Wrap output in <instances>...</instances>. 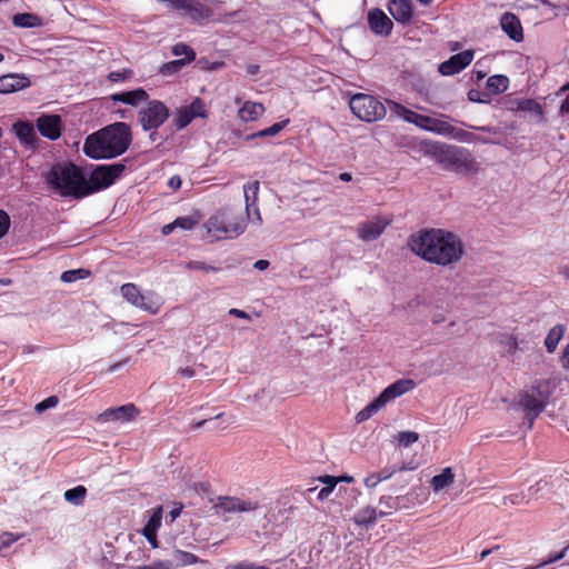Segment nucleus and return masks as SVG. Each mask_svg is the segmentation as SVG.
Listing matches in <instances>:
<instances>
[{
	"mask_svg": "<svg viewBox=\"0 0 569 569\" xmlns=\"http://www.w3.org/2000/svg\"><path fill=\"white\" fill-rule=\"evenodd\" d=\"M229 313L231 316L237 317V318L250 319V316L246 311L240 310V309L232 308V309L229 310Z\"/></svg>",
	"mask_w": 569,
	"mask_h": 569,
	"instance_id": "69168bd1",
	"label": "nucleus"
},
{
	"mask_svg": "<svg viewBox=\"0 0 569 569\" xmlns=\"http://www.w3.org/2000/svg\"><path fill=\"white\" fill-rule=\"evenodd\" d=\"M126 166L117 162L111 164H99L90 173L88 190L90 194L103 190L116 182L123 173Z\"/></svg>",
	"mask_w": 569,
	"mask_h": 569,
	"instance_id": "9d476101",
	"label": "nucleus"
},
{
	"mask_svg": "<svg viewBox=\"0 0 569 569\" xmlns=\"http://www.w3.org/2000/svg\"><path fill=\"white\" fill-rule=\"evenodd\" d=\"M335 488H330V487H323L320 489V491L318 492V499L320 501H323L326 499H328V497L333 492Z\"/></svg>",
	"mask_w": 569,
	"mask_h": 569,
	"instance_id": "0e129e2a",
	"label": "nucleus"
},
{
	"mask_svg": "<svg viewBox=\"0 0 569 569\" xmlns=\"http://www.w3.org/2000/svg\"><path fill=\"white\" fill-rule=\"evenodd\" d=\"M64 500L74 506H80L83 503L87 497V488L84 486H77L72 489H69L63 495Z\"/></svg>",
	"mask_w": 569,
	"mask_h": 569,
	"instance_id": "f704fd0d",
	"label": "nucleus"
},
{
	"mask_svg": "<svg viewBox=\"0 0 569 569\" xmlns=\"http://www.w3.org/2000/svg\"><path fill=\"white\" fill-rule=\"evenodd\" d=\"M500 26L501 29L510 37V39L517 42L523 39L520 20L513 13H503L500 19Z\"/></svg>",
	"mask_w": 569,
	"mask_h": 569,
	"instance_id": "5701e85b",
	"label": "nucleus"
},
{
	"mask_svg": "<svg viewBox=\"0 0 569 569\" xmlns=\"http://www.w3.org/2000/svg\"><path fill=\"white\" fill-rule=\"evenodd\" d=\"M172 561L177 566H180V567L190 566V565H194L198 562H201V563L206 562L204 560L200 559L194 553H191L189 551L179 550V549L172 551Z\"/></svg>",
	"mask_w": 569,
	"mask_h": 569,
	"instance_id": "2f4dec72",
	"label": "nucleus"
},
{
	"mask_svg": "<svg viewBox=\"0 0 569 569\" xmlns=\"http://www.w3.org/2000/svg\"><path fill=\"white\" fill-rule=\"evenodd\" d=\"M10 217L9 214L0 209V238H2L9 230Z\"/></svg>",
	"mask_w": 569,
	"mask_h": 569,
	"instance_id": "864d4df0",
	"label": "nucleus"
},
{
	"mask_svg": "<svg viewBox=\"0 0 569 569\" xmlns=\"http://www.w3.org/2000/svg\"><path fill=\"white\" fill-rule=\"evenodd\" d=\"M443 136L451 137V138H453L458 141H462V142H473V141L478 140L472 132L456 128L450 122H448Z\"/></svg>",
	"mask_w": 569,
	"mask_h": 569,
	"instance_id": "473e14b6",
	"label": "nucleus"
},
{
	"mask_svg": "<svg viewBox=\"0 0 569 569\" xmlns=\"http://www.w3.org/2000/svg\"><path fill=\"white\" fill-rule=\"evenodd\" d=\"M423 153L432 158L445 169L463 174H475L480 167L472 154L465 148L440 142H423Z\"/></svg>",
	"mask_w": 569,
	"mask_h": 569,
	"instance_id": "7ed1b4c3",
	"label": "nucleus"
},
{
	"mask_svg": "<svg viewBox=\"0 0 569 569\" xmlns=\"http://www.w3.org/2000/svg\"><path fill=\"white\" fill-rule=\"evenodd\" d=\"M383 406H385L383 402H380V398L377 397L372 402H370L368 406H366L362 410H360L357 413V416H356L357 422H363V421L368 420Z\"/></svg>",
	"mask_w": 569,
	"mask_h": 569,
	"instance_id": "4c0bfd02",
	"label": "nucleus"
},
{
	"mask_svg": "<svg viewBox=\"0 0 569 569\" xmlns=\"http://www.w3.org/2000/svg\"><path fill=\"white\" fill-rule=\"evenodd\" d=\"M40 134L49 140H57L61 136V118L58 114H42L37 119Z\"/></svg>",
	"mask_w": 569,
	"mask_h": 569,
	"instance_id": "dca6fc26",
	"label": "nucleus"
},
{
	"mask_svg": "<svg viewBox=\"0 0 569 569\" xmlns=\"http://www.w3.org/2000/svg\"><path fill=\"white\" fill-rule=\"evenodd\" d=\"M318 480L326 485V487L336 488V486L339 483V479L335 476H321L318 478Z\"/></svg>",
	"mask_w": 569,
	"mask_h": 569,
	"instance_id": "4d7b16f0",
	"label": "nucleus"
},
{
	"mask_svg": "<svg viewBox=\"0 0 569 569\" xmlns=\"http://www.w3.org/2000/svg\"><path fill=\"white\" fill-rule=\"evenodd\" d=\"M213 508L224 513L249 512L257 510L259 503L253 500H242L238 497L220 496Z\"/></svg>",
	"mask_w": 569,
	"mask_h": 569,
	"instance_id": "ddd939ff",
	"label": "nucleus"
},
{
	"mask_svg": "<svg viewBox=\"0 0 569 569\" xmlns=\"http://www.w3.org/2000/svg\"><path fill=\"white\" fill-rule=\"evenodd\" d=\"M161 510L159 509L156 511L150 519L148 520L147 525L144 526L142 533L148 540V542L152 546V548L158 547V540H157V530L161 526Z\"/></svg>",
	"mask_w": 569,
	"mask_h": 569,
	"instance_id": "a878e982",
	"label": "nucleus"
},
{
	"mask_svg": "<svg viewBox=\"0 0 569 569\" xmlns=\"http://www.w3.org/2000/svg\"><path fill=\"white\" fill-rule=\"evenodd\" d=\"M23 533H13L9 531L0 532V550L10 547L16 541L20 540Z\"/></svg>",
	"mask_w": 569,
	"mask_h": 569,
	"instance_id": "c03bdc74",
	"label": "nucleus"
},
{
	"mask_svg": "<svg viewBox=\"0 0 569 569\" xmlns=\"http://www.w3.org/2000/svg\"><path fill=\"white\" fill-rule=\"evenodd\" d=\"M12 129L23 147L31 150L37 148L38 136L32 123L18 121L12 126Z\"/></svg>",
	"mask_w": 569,
	"mask_h": 569,
	"instance_id": "6ab92c4d",
	"label": "nucleus"
},
{
	"mask_svg": "<svg viewBox=\"0 0 569 569\" xmlns=\"http://www.w3.org/2000/svg\"><path fill=\"white\" fill-rule=\"evenodd\" d=\"M391 223V219L375 217L373 219L362 222L358 227V237L363 241H372L378 239L386 228Z\"/></svg>",
	"mask_w": 569,
	"mask_h": 569,
	"instance_id": "2eb2a0df",
	"label": "nucleus"
},
{
	"mask_svg": "<svg viewBox=\"0 0 569 569\" xmlns=\"http://www.w3.org/2000/svg\"><path fill=\"white\" fill-rule=\"evenodd\" d=\"M380 479L377 472L369 473L365 479L363 483L367 488H375L380 483Z\"/></svg>",
	"mask_w": 569,
	"mask_h": 569,
	"instance_id": "6e6d98bb",
	"label": "nucleus"
},
{
	"mask_svg": "<svg viewBox=\"0 0 569 569\" xmlns=\"http://www.w3.org/2000/svg\"><path fill=\"white\" fill-rule=\"evenodd\" d=\"M59 403V399L57 396H50L44 400L40 401L36 405L34 410L38 413H41L50 408H54Z\"/></svg>",
	"mask_w": 569,
	"mask_h": 569,
	"instance_id": "09e8293b",
	"label": "nucleus"
},
{
	"mask_svg": "<svg viewBox=\"0 0 569 569\" xmlns=\"http://www.w3.org/2000/svg\"><path fill=\"white\" fill-rule=\"evenodd\" d=\"M181 184H182V180H181L180 176H178V174L172 176L168 181V187L170 189H172L173 191L180 189Z\"/></svg>",
	"mask_w": 569,
	"mask_h": 569,
	"instance_id": "052dcab7",
	"label": "nucleus"
},
{
	"mask_svg": "<svg viewBox=\"0 0 569 569\" xmlns=\"http://www.w3.org/2000/svg\"><path fill=\"white\" fill-rule=\"evenodd\" d=\"M416 387V383L411 379H399L388 386L378 397L380 402L386 405L387 402L400 397L401 395L411 391Z\"/></svg>",
	"mask_w": 569,
	"mask_h": 569,
	"instance_id": "aec40b11",
	"label": "nucleus"
},
{
	"mask_svg": "<svg viewBox=\"0 0 569 569\" xmlns=\"http://www.w3.org/2000/svg\"><path fill=\"white\" fill-rule=\"evenodd\" d=\"M199 222V219L191 216L178 217L174 219L176 228L182 230H192Z\"/></svg>",
	"mask_w": 569,
	"mask_h": 569,
	"instance_id": "a18cd8bd",
	"label": "nucleus"
},
{
	"mask_svg": "<svg viewBox=\"0 0 569 569\" xmlns=\"http://www.w3.org/2000/svg\"><path fill=\"white\" fill-rule=\"evenodd\" d=\"M565 333V326L563 325H556L550 329L548 332L546 339H545V346L547 348V351L549 353H552L559 343V341L562 339Z\"/></svg>",
	"mask_w": 569,
	"mask_h": 569,
	"instance_id": "7c9ffc66",
	"label": "nucleus"
},
{
	"mask_svg": "<svg viewBox=\"0 0 569 569\" xmlns=\"http://www.w3.org/2000/svg\"><path fill=\"white\" fill-rule=\"evenodd\" d=\"M164 3L169 10L189 18L192 22L222 21L228 14L221 12L222 1L206 0H157Z\"/></svg>",
	"mask_w": 569,
	"mask_h": 569,
	"instance_id": "39448f33",
	"label": "nucleus"
},
{
	"mask_svg": "<svg viewBox=\"0 0 569 569\" xmlns=\"http://www.w3.org/2000/svg\"><path fill=\"white\" fill-rule=\"evenodd\" d=\"M47 182L62 197L84 198L90 194L82 170L73 164H56L47 174Z\"/></svg>",
	"mask_w": 569,
	"mask_h": 569,
	"instance_id": "20e7f679",
	"label": "nucleus"
},
{
	"mask_svg": "<svg viewBox=\"0 0 569 569\" xmlns=\"http://www.w3.org/2000/svg\"><path fill=\"white\" fill-rule=\"evenodd\" d=\"M536 11L540 12L542 21L557 17V6L548 0H536Z\"/></svg>",
	"mask_w": 569,
	"mask_h": 569,
	"instance_id": "e433bc0d",
	"label": "nucleus"
},
{
	"mask_svg": "<svg viewBox=\"0 0 569 569\" xmlns=\"http://www.w3.org/2000/svg\"><path fill=\"white\" fill-rule=\"evenodd\" d=\"M224 569H270L267 566L258 565L254 562L240 561L237 563L228 565Z\"/></svg>",
	"mask_w": 569,
	"mask_h": 569,
	"instance_id": "603ef678",
	"label": "nucleus"
},
{
	"mask_svg": "<svg viewBox=\"0 0 569 569\" xmlns=\"http://www.w3.org/2000/svg\"><path fill=\"white\" fill-rule=\"evenodd\" d=\"M133 72L130 69H122L118 71H111L108 74V80L111 82H121L132 77Z\"/></svg>",
	"mask_w": 569,
	"mask_h": 569,
	"instance_id": "8fccbe9b",
	"label": "nucleus"
},
{
	"mask_svg": "<svg viewBox=\"0 0 569 569\" xmlns=\"http://www.w3.org/2000/svg\"><path fill=\"white\" fill-rule=\"evenodd\" d=\"M509 79L506 76L496 74L491 76L487 80V88L490 92L498 94L505 92L508 89Z\"/></svg>",
	"mask_w": 569,
	"mask_h": 569,
	"instance_id": "72a5a7b5",
	"label": "nucleus"
},
{
	"mask_svg": "<svg viewBox=\"0 0 569 569\" xmlns=\"http://www.w3.org/2000/svg\"><path fill=\"white\" fill-rule=\"evenodd\" d=\"M520 406L525 411V423L528 425L529 428L533 426V396L529 393H525L520 399Z\"/></svg>",
	"mask_w": 569,
	"mask_h": 569,
	"instance_id": "58836bf2",
	"label": "nucleus"
},
{
	"mask_svg": "<svg viewBox=\"0 0 569 569\" xmlns=\"http://www.w3.org/2000/svg\"><path fill=\"white\" fill-rule=\"evenodd\" d=\"M567 549H568V547H566L563 550H561L560 552L556 553L555 556L550 557L549 559L542 560L539 565H536V567L545 566V565H548V563H551V562H556V561L562 559L565 557V553H566Z\"/></svg>",
	"mask_w": 569,
	"mask_h": 569,
	"instance_id": "13d9d810",
	"label": "nucleus"
},
{
	"mask_svg": "<svg viewBox=\"0 0 569 569\" xmlns=\"http://www.w3.org/2000/svg\"><path fill=\"white\" fill-rule=\"evenodd\" d=\"M455 481V473L451 467L442 469L441 473L436 475L430 480V486L435 492L451 486Z\"/></svg>",
	"mask_w": 569,
	"mask_h": 569,
	"instance_id": "cd10ccee",
	"label": "nucleus"
},
{
	"mask_svg": "<svg viewBox=\"0 0 569 569\" xmlns=\"http://www.w3.org/2000/svg\"><path fill=\"white\" fill-rule=\"evenodd\" d=\"M139 415V409L133 403H127L117 408H109L101 413L106 421L128 422Z\"/></svg>",
	"mask_w": 569,
	"mask_h": 569,
	"instance_id": "a211bd4d",
	"label": "nucleus"
},
{
	"mask_svg": "<svg viewBox=\"0 0 569 569\" xmlns=\"http://www.w3.org/2000/svg\"><path fill=\"white\" fill-rule=\"evenodd\" d=\"M501 343L508 346V351L512 352L517 348V342L511 336H502Z\"/></svg>",
	"mask_w": 569,
	"mask_h": 569,
	"instance_id": "680f3d73",
	"label": "nucleus"
},
{
	"mask_svg": "<svg viewBox=\"0 0 569 569\" xmlns=\"http://www.w3.org/2000/svg\"><path fill=\"white\" fill-rule=\"evenodd\" d=\"M264 113L262 103L246 101L238 110V117L243 122L257 121Z\"/></svg>",
	"mask_w": 569,
	"mask_h": 569,
	"instance_id": "b1692460",
	"label": "nucleus"
},
{
	"mask_svg": "<svg viewBox=\"0 0 569 569\" xmlns=\"http://www.w3.org/2000/svg\"><path fill=\"white\" fill-rule=\"evenodd\" d=\"M419 439V435L415 431H401L397 435V440L400 446L409 447L412 443L417 442Z\"/></svg>",
	"mask_w": 569,
	"mask_h": 569,
	"instance_id": "49530a36",
	"label": "nucleus"
},
{
	"mask_svg": "<svg viewBox=\"0 0 569 569\" xmlns=\"http://www.w3.org/2000/svg\"><path fill=\"white\" fill-rule=\"evenodd\" d=\"M197 118H208L206 103L198 97L194 98L190 104L178 108L172 121L177 130H182Z\"/></svg>",
	"mask_w": 569,
	"mask_h": 569,
	"instance_id": "9b49d317",
	"label": "nucleus"
},
{
	"mask_svg": "<svg viewBox=\"0 0 569 569\" xmlns=\"http://www.w3.org/2000/svg\"><path fill=\"white\" fill-rule=\"evenodd\" d=\"M120 291L122 297L132 306L150 313H157L159 311V303L153 301L150 297L142 295L134 283L122 284Z\"/></svg>",
	"mask_w": 569,
	"mask_h": 569,
	"instance_id": "f8f14e48",
	"label": "nucleus"
},
{
	"mask_svg": "<svg viewBox=\"0 0 569 569\" xmlns=\"http://www.w3.org/2000/svg\"><path fill=\"white\" fill-rule=\"evenodd\" d=\"M90 276V271L83 268L63 271L60 276L62 282L70 283Z\"/></svg>",
	"mask_w": 569,
	"mask_h": 569,
	"instance_id": "a19ab883",
	"label": "nucleus"
},
{
	"mask_svg": "<svg viewBox=\"0 0 569 569\" xmlns=\"http://www.w3.org/2000/svg\"><path fill=\"white\" fill-rule=\"evenodd\" d=\"M259 189L260 183L257 180L243 186L247 218H251V208L254 207L258 201Z\"/></svg>",
	"mask_w": 569,
	"mask_h": 569,
	"instance_id": "c85d7f7f",
	"label": "nucleus"
},
{
	"mask_svg": "<svg viewBox=\"0 0 569 569\" xmlns=\"http://www.w3.org/2000/svg\"><path fill=\"white\" fill-rule=\"evenodd\" d=\"M172 53L174 56H184L181 60L190 63L196 59L194 50L186 43L179 42L172 47Z\"/></svg>",
	"mask_w": 569,
	"mask_h": 569,
	"instance_id": "79ce46f5",
	"label": "nucleus"
},
{
	"mask_svg": "<svg viewBox=\"0 0 569 569\" xmlns=\"http://www.w3.org/2000/svg\"><path fill=\"white\" fill-rule=\"evenodd\" d=\"M475 51L465 50L451 56L448 60L439 64L438 71L442 76H453L466 69L473 60Z\"/></svg>",
	"mask_w": 569,
	"mask_h": 569,
	"instance_id": "4468645a",
	"label": "nucleus"
},
{
	"mask_svg": "<svg viewBox=\"0 0 569 569\" xmlns=\"http://www.w3.org/2000/svg\"><path fill=\"white\" fill-rule=\"evenodd\" d=\"M403 470H406L405 465H400V466L393 465V466H387V467L382 468L377 473L379 476L380 481H386V480L390 479L397 472H400Z\"/></svg>",
	"mask_w": 569,
	"mask_h": 569,
	"instance_id": "de8ad7c7",
	"label": "nucleus"
},
{
	"mask_svg": "<svg viewBox=\"0 0 569 569\" xmlns=\"http://www.w3.org/2000/svg\"><path fill=\"white\" fill-rule=\"evenodd\" d=\"M29 81L26 77L17 74H6L0 77V93H10L28 86Z\"/></svg>",
	"mask_w": 569,
	"mask_h": 569,
	"instance_id": "393cba45",
	"label": "nucleus"
},
{
	"mask_svg": "<svg viewBox=\"0 0 569 569\" xmlns=\"http://www.w3.org/2000/svg\"><path fill=\"white\" fill-rule=\"evenodd\" d=\"M246 219L232 208L226 207L218 210L207 221L209 232L223 234L226 238H236L244 232Z\"/></svg>",
	"mask_w": 569,
	"mask_h": 569,
	"instance_id": "423d86ee",
	"label": "nucleus"
},
{
	"mask_svg": "<svg viewBox=\"0 0 569 569\" xmlns=\"http://www.w3.org/2000/svg\"><path fill=\"white\" fill-rule=\"evenodd\" d=\"M186 64H188V62H186V60H181V59L172 60V61L163 63L160 68V72L163 76L173 74V73H177L178 71H180Z\"/></svg>",
	"mask_w": 569,
	"mask_h": 569,
	"instance_id": "37998d69",
	"label": "nucleus"
},
{
	"mask_svg": "<svg viewBox=\"0 0 569 569\" xmlns=\"http://www.w3.org/2000/svg\"><path fill=\"white\" fill-rule=\"evenodd\" d=\"M131 142L130 126L118 121L89 134L83 143V152L91 159H112L123 154Z\"/></svg>",
	"mask_w": 569,
	"mask_h": 569,
	"instance_id": "f03ea898",
	"label": "nucleus"
},
{
	"mask_svg": "<svg viewBox=\"0 0 569 569\" xmlns=\"http://www.w3.org/2000/svg\"><path fill=\"white\" fill-rule=\"evenodd\" d=\"M388 10L393 19L399 23H407L412 18V1L411 0H390L388 2Z\"/></svg>",
	"mask_w": 569,
	"mask_h": 569,
	"instance_id": "412c9836",
	"label": "nucleus"
},
{
	"mask_svg": "<svg viewBox=\"0 0 569 569\" xmlns=\"http://www.w3.org/2000/svg\"><path fill=\"white\" fill-rule=\"evenodd\" d=\"M396 109V112L407 122L415 124L416 127L433 132L437 134H445L446 127L448 124V120L450 119L447 114H441L440 118H433L426 114H421L415 112L402 104L392 102Z\"/></svg>",
	"mask_w": 569,
	"mask_h": 569,
	"instance_id": "6e6552de",
	"label": "nucleus"
},
{
	"mask_svg": "<svg viewBox=\"0 0 569 569\" xmlns=\"http://www.w3.org/2000/svg\"><path fill=\"white\" fill-rule=\"evenodd\" d=\"M13 23L21 28H33L41 24L38 16L32 13H18L13 17Z\"/></svg>",
	"mask_w": 569,
	"mask_h": 569,
	"instance_id": "c9c22d12",
	"label": "nucleus"
},
{
	"mask_svg": "<svg viewBox=\"0 0 569 569\" xmlns=\"http://www.w3.org/2000/svg\"><path fill=\"white\" fill-rule=\"evenodd\" d=\"M186 269H188V270H199V271H203V272H210V271L216 272V271H218V268L209 266V264H207V263H204L202 261H197V260L187 262Z\"/></svg>",
	"mask_w": 569,
	"mask_h": 569,
	"instance_id": "3c124183",
	"label": "nucleus"
},
{
	"mask_svg": "<svg viewBox=\"0 0 569 569\" xmlns=\"http://www.w3.org/2000/svg\"><path fill=\"white\" fill-rule=\"evenodd\" d=\"M546 407V399H538L536 397V405H535V408H536V417L545 409Z\"/></svg>",
	"mask_w": 569,
	"mask_h": 569,
	"instance_id": "774afa93",
	"label": "nucleus"
},
{
	"mask_svg": "<svg viewBox=\"0 0 569 569\" xmlns=\"http://www.w3.org/2000/svg\"><path fill=\"white\" fill-rule=\"evenodd\" d=\"M149 94L143 88H137L130 91L113 93L110 100L113 102H121L131 107H137L142 102L148 101Z\"/></svg>",
	"mask_w": 569,
	"mask_h": 569,
	"instance_id": "4be33fe9",
	"label": "nucleus"
},
{
	"mask_svg": "<svg viewBox=\"0 0 569 569\" xmlns=\"http://www.w3.org/2000/svg\"><path fill=\"white\" fill-rule=\"evenodd\" d=\"M387 515L388 512L385 511L377 513L376 508L367 506L357 511L353 517V522L358 526L369 527L376 522L378 516L385 517Z\"/></svg>",
	"mask_w": 569,
	"mask_h": 569,
	"instance_id": "bb28decb",
	"label": "nucleus"
},
{
	"mask_svg": "<svg viewBox=\"0 0 569 569\" xmlns=\"http://www.w3.org/2000/svg\"><path fill=\"white\" fill-rule=\"evenodd\" d=\"M248 219L258 224L262 223V218H261L260 211L257 207V203L254 204V207L251 208V218H248Z\"/></svg>",
	"mask_w": 569,
	"mask_h": 569,
	"instance_id": "e2e57ef3",
	"label": "nucleus"
},
{
	"mask_svg": "<svg viewBox=\"0 0 569 569\" xmlns=\"http://www.w3.org/2000/svg\"><path fill=\"white\" fill-rule=\"evenodd\" d=\"M289 121H290L289 119H286V120H282V121L273 123L269 128L259 130V131H257L254 133H251V134H247L244 137V140L246 141H251V140H254L257 138L273 137V136L278 134L281 130H283L287 127V124L289 123Z\"/></svg>",
	"mask_w": 569,
	"mask_h": 569,
	"instance_id": "c756f323",
	"label": "nucleus"
},
{
	"mask_svg": "<svg viewBox=\"0 0 569 569\" xmlns=\"http://www.w3.org/2000/svg\"><path fill=\"white\" fill-rule=\"evenodd\" d=\"M408 247L425 261L441 267L458 262L465 252L461 239L443 229H423L412 233Z\"/></svg>",
	"mask_w": 569,
	"mask_h": 569,
	"instance_id": "f257e3e1",
	"label": "nucleus"
},
{
	"mask_svg": "<svg viewBox=\"0 0 569 569\" xmlns=\"http://www.w3.org/2000/svg\"><path fill=\"white\" fill-rule=\"evenodd\" d=\"M349 104L352 113L366 122L381 120L387 114L385 104L371 94L356 93Z\"/></svg>",
	"mask_w": 569,
	"mask_h": 569,
	"instance_id": "0eeeda50",
	"label": "nucleus"
},
{
	"mask_svg": "<svg viewBox=\"0 0 569 569\" xmlns=\"http://www.w3.org/2000/svg\"><path fill=\"white\" fill-rule=\"evenodd\" d=\"M558 112L563 118V121L569 123V93L562 100Z\"/></svg>",
	"mask_w": 569,
	"mask_h": 569,
	"instance_id": "5fc2aeb1",
	"label": "nucleus"
},
{
	"mask_svg": "<svg viewBox=\"0 0 569 569\" xmlns=\"http://www.w3.org/2000/svg\"><path fill=\"white\" fill-rule=\"evenodd\" d=\"M368 23L373 33L383 37L389 36L393 28V23L390 18L380 9L369 11Z\"/></svg>",
	"mask_w": 569,
	"mask_h": 569,
	"instance_id": "f3484780",
	"label": "nucleus"
},
{
	"mask_svg": "<svg viewBox=\"0 0 569 569\" xmlns=\"http://www.w3.org/2000/svg\"><path fill=\"white\" fill-rule=\"evenodd\" d=\"M560 363L565 370L569 371V343L562 350Z\"/></svg>",
	"mask_w": 569,
	"mask_h": 569,
	"instance_id": "bf43d9fd",
	"label": "nucleus"
},
{
	"mask_svg": "<svg viewBox=\"0 0 569 569\" xmlns=\"http://www.w3.org/2000/svg\"><path fill=\"white\" fill-rule=\"evenodd\" d=\"M138 111V122L143 131L157 130L170 117L169 108L160 100H148Z\"/></svg>",
	"mask_w": 569,
	"mask_h": 569,
	"instance_id": "1a4fd4ad",
	"label": "nucleus"
},
{
	"mask_svg": "<svg viewBox=\"0 0 569 569\" xmlns=\"http://www.w3.org/2000/svg\"><path fill=\"white\" fill-rule=\"evenodd\" d=\"M507 106L516 113L531 112L533 111V99H510Z\"/></svg>",
	"mask_w": 569,
	"mask_h": 569,
	"instance_id": "ea45409f",
	"label": "nucleus"
},
{
	"mask_svg": "<svg viewBox=\"0 0 569 569\" xmlns=\"http://www.w3.org/2000/svg\"><path fill=\"white\" fill-rule=\"evenodd\" d=\"M178 372L183 376V377H187V378H192L196 376V371L193 368L191 367H186V368H180L178 370Z\"/></svg>",
	"mask_w": 569,
	"mask_h": 569,
	"instance_id": "338daca9",
	"label": "nucleus"
}]
</instances>
